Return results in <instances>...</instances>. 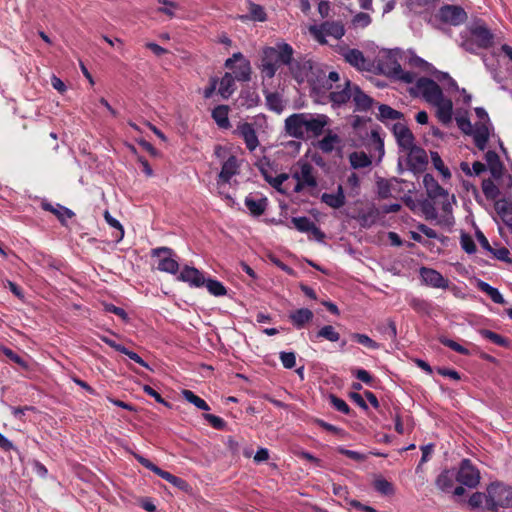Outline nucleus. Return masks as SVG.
<instances>
[{
	"label": "nucleus",
	"mask_w": 512,
	"mask_h": 512,
	"mask_svg": "<svg viewBox=\"0 0 512 512\" xmlns=\"http://www.w3.org/2000/svg\"><path fill=\"white\" fill-rule=\"evenodd\" d=\"M438 340L442 345L450 348L451 350H453L461 355L467 356L470 354V352L467 348H465L464 346L460 345L459 343H457L456 341H454L452 339H449L445 336H440L438 338Z\"/></svg>",
	"instance_id": "nucleus-48"
},
{
	"label": "nucleus",
	"mask_w": 512,
	"mask_h": 512,
	"mask_svg": "<svg viewBox=\"0 0 512 512\" xmlns=\"http://www.w3.org/2000/svg\"><path fill=\"white\" fill-rule=\"evenodd\" d=\"M303 113H293L284 121L285 133L295 139L304 140Z\"/></svg>",
	"instance_id": "nucleus-12"
},
{
	"label": "nucleus",
	"mask_w": 512,
	"mask_h": 512,
	"mask_svg": "<svg viewBox=\"0 0 512 512\" xmlns=\"http://www.w3.org/2000/svg\"><path fill=\"white\" fill-rule=\"evenodd\" d=\"M293 54V47L285 42L278 43L276 47L264 48L261 59L262 74L273 78L281 65L291 64Z\"/></svg>",
	"instance_id": "nucleus-1"
},
{
	"label": "nucleus",
	"mask_w": 512,
	"mask_h": 512,
	"mask_svg": "<svg viewBox=\"0 0 512 512\" xmlns=\"http://www.w3.org/2000/svg\"><path fill=\"white\" fill-rule=\"evenodd\" d=\"M280 361L284 368L292 369L296 365V355L294 352L282 351L279 353Z\"/></svg>",
	"instance_id": "nucleus-58"
},
{
	"label": "nucleus",
	"mask_w": 512,
	"mask_h": 512,
	"mask_svg": "<svg viewBox=\"0 0 512 512\" xmlns=\"http://www.w3.org/2000/svg\"><path fill=\"white\" fill-rule=\"evenodd\" d=\"M352 91V100L355 104V111H368L373 105V98L365 94L358 85H353Z\"/></svg>",
	"instance_id": "nucleus-21"
},
{
	"label": "nucleus",
	"mask_w": 512,
	"mask_h": 512,
	"mask_svg": "<svg viewBox=\"0 0 512 512\" xmlns=\"http://www.w3.org/2000/svg\"><path fill=\"white\" fill-rule=\"evenodd\" d=\"M266 106L269 110L280 114L284 109L282 97L277 92H269L265 95Z\"/></svg>",
	"instance_id": "nucleus-37"
},
{
	"label": "nucleus",
	"mask_w": 512,
	"mask_h": 512,
	"mask_svg": "<svg viewBox=\"0 0 512 512\" xmlns=\"http://www.w3.org/2000/svg\"><path fill=\"white\" fill-rule=\"evenodd\" d=\"M239 173L238 159L235 155H230L222 164L221 171L218 175L217 184H227L231 178Z\"/></svg>",
	"instance_id": "nucleus-14"
},
{
	"label": "nucleus",
	"mask_w": 512,
	"mask_h": 512,
	"mask_svg": "<svg viewBox=\"0 0 512 512\" xmlns=\"http://www.w3.org/2000/svg\"><path fill=\"white\" fill-rule=\"evenodd\" d=\"M470 32L478 48L487 49L493 45L494 36L485 25H475Z\"/></svg>",
	"instance_id": "nucleus-15"
},
{
	"label": "nucleus",
	"mask_w": 512,
	"mask_h": 512,
	"mask_svg": "<svg viewBox=\"0 0 512 512\" xmlns=\"http://www.w3.org/2000/svg\"><path fill=\"white\" fill-rule=\"evenodd\" d=\"M371 22H372V18L370 17V15L368 13H365V12L357 13L352 19V24L355 27H361V28L367 27L368 25L371 24Z\"/></svg>",
	"instance_id": "nucleus-59"
},
{
	"label": "nucleus",
	"mask_w": 512,
	"mask_h": 512,
	"mask_svg": "<svg viewBox=\"0 0 512 512\" xmlns=\"http://www.w3.org/2000/svg\"><path fill=\"white\" fill-rule=\"evenodd\" d=\"M458 128L466 135H471L473 125L470 122L467 112L457 114L455 117Z\"/></svg>",
	"instance_id": "nucleus-52"
},
{
	"label": "nucleus",
	"mask_w": 512,
	"mask_h": 512,
	"mask_svg": "<svg viewBox=\"0 0 512 512\" xmlns=\"http://www.w3.org/2000/svg\"><path fill=\"white\" fill-rule=\"evenodd\" d=\"M329 401L330 404L339 412L350 415L352 410L350 409L349 405L341 398L337 397L334 394L329 395Z\"/></svg>",
	"instance_id": "nucleus-54"
},
{
	"label": "nucleus",
	"mask_w": 512,
	"mask_h": 512,
	"mask_svg": "<svg viewBox=\"0 0 512 512\" xmlns=\"http://www.w3.org/2000/svg\"><path fill=\"white\" fill-rule=\"evenodd\" d=\"M313 171V166L308 162H304L300 164L299 171L293 172L292 177L296 181H300L308 187L315 188L317 187L318 183L315 175L313 174Z\"/></svg>",
	"instance_id": "nucleus-18"
},
{
	"label": "nucleus",
	"mask_w": 512,
	"mask_h": 512,
	"mask_svg": "<svg viewBox=\"0 0 512 512\" xmlns=\"http://www.w3.org/2000/svg\"><path fill=\"white\" fill-rule=\"evenodd\" d=\"M420 275L425 284L433 288H447L449 281L445 279L440 272L435 269L422 267L420 269Z\"/></svg>",
	"instance_id": "nucleus-16"
},
{
	"label": "nucleus",
	"mask_w": 512,
	"mask_h": 512,
	"mask_svg": "<svg viewBox=\"0 0 512 512\" xmlns=\"http://www.w3.org/2000/svg\"><path fill=\"white\" fill-rule=\"evenodd\" d=\"M310 339L312 341H317L319 339H325L330 342H338L340 340V333L335 329L332 325H325L321 327L315 335H311Z\"/></svg>",
	"instance_id": "nucleus-29"
},
{
	"label": "nucleus",
	"mask_w": 512,
	"mask_h": 512,
	"mask_svg": "<svg viewBox=\"0 0 512 512\" xmlns=\"http://www.w3.org/2000/svg\"><path fill=\"white\" fill-rule=\"evenodd\" d=\"M379 114L378 119L382 122L386 120H400L403 118V114L386 104H380L378 107Z\"/></svg>",
	"instance_id": "nucleus-38"
},
{
	"label": "nucleus",
	"mask_w": 512,
	"mask_h": 512,
	"mask_svg": "<svg viewBox=\"0 0 512 512\" xmlns=\"http://www.w3.org/2000/svg\"><path fill=\"white\" fill-rule=\"evenodd\" d=\"M407 165L413 173L423 172L428 165V157L426 151L418 146L406 151Z\"/></svg>",
	"instance_id": "nucleus-9"
},
{
	"label": "nucleus",
	"mask_w": 512,
	"mask_h": 512,
	"mask_svg": "<svg viewBox=\"0 0 512 512\" xmlns=\"http://www.w3.org/2000/svg\"><path fill=\"white\" fill-rule=\"evenodd\" d=\"M156 475H158L162 479L166 480L167 482L171 483L175 487L183 488L184 486H186V481L185 480H183L182 478L177 477V476L171 474L170 472L165 471V470H163L161 468H159V470L156 473Z\"/></svg>",
	"instance_id": "nucleus-51"
},
{
	"label": "nucleus",
	"mask_w": 512,
	"mask_h": 512,
	"mask_svg": "<svg viewBox=\"0 0 512 512\" xmlns=\"http://www.w3.org/2000/svg\"><path fill=\"white\" fill-rule=\"evenodd\" d=\"M291 74L297 81H302L304 77H307V70L311 69L310 61H294L292 59L291 64H288Z\"/></svg>",
	"instance_id": "nucleus-34"
},
{
	"label": "nucleus",
	"mask_w": 512,
	"mask_h": 512,
	"mask_svg": "<svg viewBox=\"0 0 512 512\" xmlns=\"http://www.w3.org/2000/svg\"><path fill=\"white\" fill-rule=\"evenodd\" d=\"M344 59L351 66L357 68L358 70H368V61L364 57V54L359 49H347L343 53Z\"/></svg>",
	"instance_id": "nucleus-22"
},
{
	"label": "nucleus",
	"mask_w": 512,
	"mask_h": 512,
	"mask_svg": "<svg viewBox=\"0 0 512 512\" xmlns=\"http://www.w3.org/2000/svg\"><path fill=\"white\" fill-rule=\"evenodd\" d=\"M244 203L251 215L258 217L264 214L268 201L266 197L255 199L251 195H248L245 198Z\"/></svg>",
	"instance_id": "nucleus-27"
},
{
	"label": "nucleus",
	"mask_w": 512,
	"mask_h": 512,
	"mask_svg": "<svg viewBox=\"0 0 512 512\" xmlns=\"http://www.w3.org/2000/svg\"><path fill=\"white\" fill-rule=\"evenodd\" d=\"M456 474L452 469H444L436 478L435 485L442 492H450L454 486Z\"/></svg>",
	"instance_id": "nucleus-26"
},
{
	"label": "nucleus",
	"mask_w": 512,
	"mask_h": 512,
	"mask_svg": "<svg viewBox=\"0 0 512 512\" xmlns=\"http://www.w3.org/2000/svg\"><path fill=\"white\" fill-rule=\"evenodd\" d=\"M304 140L317 138L324 133V128L329 124V117L325 114L303 113Z\"/></svg>",
	"instance_id": "nucleus-3"
},
{
	"label": "nucleus",
	"mask_w": 512,
	"mask_h": 512,
	"mask_svg": "<svg viewBox=\"0 0 512 512\" xmlns=\"http://www.w3.org/2000/svg\"><path fill=\"white\" fill-rule=\"evenodd\" d=\"M378 195L382 199H386L391 196V184L388 180L380 179L377 181Z\"/></svg>",
	"instance_id": "nucleus-64"
},
{
	"label": "nucleus",
	"mask_w": 512,
	"mask_h": 512,
	"mask_svg": "<svg viewBox=\"0 0 512 512\" xmlns=\"http://www.w3.org/2000/svg\"><path fill=\"white\" fill-rule=\"evenodd\" d=\"M353 85L349 80L346 81L345 87L338 91H332L329 94V100L333 105L341 106L346 104L350 99H352Z\"/></svg>",
	"instance_id": "nucleus-25"
},
{
	"label": "nucleus",
	"mask_w": 512,
	"mask_h": 512,
	"mask_svg": "<svg viewBox=\"0 0 512 512\" xmlns=\"http://www.w3.org/2000/svg\"><path fill=\"white\" fill-rule=\"evenodd\" d=\"M351 337L354 341H356L357 343H359L369 349L376 350V349H379V347H380L379 343H377L376 341L371 339L366 334L352 333Z\"/></svg>",
	"instance_id": "nucleus-49"
},
{
	"label": "nucleus",
	"mask_w": 512,
	"mask_h": 512,
	"mask_svg": "<svg viewBox=\"0 0 512 512\" xmlns=\"http://www.w3.org/2000/svg\"><path fill=\"white\" fill-rule=\"evenodd\" d=\"M374 489L381 495L390 496L395 493L393 484L383 478L382 476L376 477L373 482Z\"/></svg>",
	"instance_id": "nucleus-40"
},
{
	"label": "nucleus",
	"mask_w": 512,
	"mask_h": 512,
	"mask_svg": "<svg viewBox=\"0 0 512 512\" xmlns=\"http://www.w3.org/2000/svg\"><path fill=\"white\" fill-rule=\"evenodd\" d=\"M210 294L214 296H224L227 293L226 287L218 280L208 279L204 284Z\"/></svg>",
	"instance_id": "nucleus-46"
},
{
	"label": "nucleus",
	"mask_w": 512,
	"mask_h": 512,
	"mask_svg": "<svg viewBox=\"0 0 512 512\" xmlns=\"http://www.w3.org/2000/svg\"><path fill=\"white\" fill-rule=\"evenodd\" d=\"M415 87L424 100L432 105L439 104L444 98L441 87L431 78L420 77L417 79Z\"/></svg>",
	"instance_id": "nucleus-5"
},
{
	"label": "nucleus",
	"mask_w": 512,
	"mask_h": 512,
	"mask_svg": "<svg viewBox=\"0 0 512 512\" xmlns=\"http://www.w3.org/2000/svg\"><path fill=\"white\" fill-rule=\"evenodd\" d=\"M234 134L241 137L246 145V148L253 152L259 145V140L256 134V130L252 123L239 122Z\"/></svg>",
	"instance_id": "nucleus-11"
},
{
	"label": "nucleus",
	"mask_w": 512,
	"mask_h": 512,
	"mask_svg": "<svg viewBox=\"0 0 512 512\" xmlns=\"http://www.w3.org/2000/svg\"><path fill=\"white\" fill-rule=\"evenodd\" d=\"M392 74L407 84L413 83L416 78L414 72L403 70L401 65L396 61L393 63Z\"/></svg>",
	"instance_id": "nucleus-44"
},
{
	"label": "nucleus",
	"mask_w": 512,
	"mask_h": 512,
	"mask_svg": "<svg viewBox=\"0 0 512 512\" xmlns=\"http://www.w3.org/2000/svg\"><path fill=\"white\" fill-rule=\"evenodd\" d=\"M495 210L508 225H512V205L509 202L504 199L496 201Z\"/></svg>",
	"instance_id": "nucleus-42"
},
{
	"label": "nucleus",
	"mask_w": 512,
	"mask_h": 512,
	"mask_svg": "<svg viewBox=\"0 0 512 512\" xmlns=\"http://www.w3.org/2000/svg\"><path fill=\"white\" fill-rule=\"evenodd\" d=\"M203 417L213 428L217 430H224L226 428V421L219 416L213 414H204Z\"/></svg>",
	"instance_id": "nucleus-60"
},
{
	"label": "nucleus",
	"mask_w": 512,
	"mask_h": 512,
	"mask_svg": "<svg viewBox=\"0 0 512 512\" xmlns=\"http://www.w3.org/2000/svg\"><path fill=\"white\" fill-rule=\"evenodd\" d=\"M2 351L4 355L12 362L18 364L22 368H28L27 362L20 355L15 353L12 349L4 347Z\"/></svg>",
	"instance_id": "nucleus-62"
},
{
	"label": "nucleus",
	"mask_w": 512,
	"mask_h": 512,
	"mask_svg": "<svg viewBox=\"0 0 512 512\" xmlns=\"http://www.w3.org/2000/svg\"><path fill=\"white\" fill-rule=\"evenodd\" d=\"M292 224L294 227L302 233H308L310 229H312L314 222L311 221L306 216L301 217H292L291 219Z\"/></svg>",
	"instance_id": "nucleus-47"
},
{
	"label": "nucleus",
	"mask_w": 512,
	"mask_h": 512,
	"mask_svg": "<svg viewBox=\"0 0 512 512\" xmlns=\"http://www.w3.org/2000/svg\"><path fill=\"white\" fill-rule=\"evenodd\" d=\"M476 287L481 292L487 294L494 303L501 304V305L506 304V301H505L504 297L502 296V294L499 292V290L495 287H492L487 282H485L481 279H478L476 281Z\"/></svg>",
	"instance_id": "nucleus-28"
},
{
	"label": "nucleus",
	"mask_w": 512,
	"mask_h": 512,
	"mask_svg": "<svg viewBox=\"0 0 512 512\" xmlns=\"http://www.w3.org/2000/svg\"><path fill=\"white\" fill-rule=\"evenodd\" d=\"M461 248L468 254L476 252V244L470 234L462 232L460 237Z\"/></svg>",
	"instance_id": "nucleus-56"
},
{
	"label": "nucleus",
	"mask_w": 512,
	"mask_h": 512,
	"mask_svg": "<svg viewBox=\"0 0 512 512\" xmlns=\"http://www.w3.org/2000/svg\"><path fill=\"white\" fill-rule=\"evenodd\" d=\"M288 318L292 325L300 330L313 320L314 313L308 308H299L290 312Z\"/></svg>",
	"instance_id": "nucleus-20"
},
{
	"label": "nucleus",
	"mask_w": 512,
	"mask_h": 512,
	"mask_svg": "<svg viewBox=\"0 0 512 512\" xmlns=\"http://www.w3.org/2000/svg\"><path fill=\"white\" fill-rule=\"evenodd\" d=\"M104 218L111 227L117 229L118 234L116 235V237L118 238V240H121L124 236V229L120 222L114 217H112V215L107 210L104 212Z\"/></svg>",
	"instance_id": "nucleus-61"
},
{
	"label": "nucleus",
	"mask_w": 512,
	"mask_h": 512,
	"mask_svg": "<svg viewBox=\"0 0 512 512\" xmlns=\"http://www.w3.org/2000/svg\"><path fill=\"white\" fill-rule=\"evenodd\" d=\"M350 164L354 169L366 168L372 161L365 152H353L350 154Z\"/></svg>",
	"instance_id": "nucleus-41"
},
{
	"label": "nucleus",
	"mask_w": 512,
	"mask_h": 512,
	"mask_svg": "<svg viewBox=\"0 0 512 512\" xmlns=\"http://www.w3.org/2000/svg\"><path fill=\"white\" fill-rule=\"evenodd\" d=\"M159 3L165 5V7H159L157 9L158 12L166 14L169 18H173L175 16L174 9L178 8V4L170 1V0H158Z\"/></svg>",
	"instance_id": "nucleus-63"
},
{
	"label": "nucleus",
	"mask_w": 512,
	"mask_h": 512,
	"mask_svg": "<svg viewBox=\"0 0 512 512\" xmlns=\"http://www.w3.org/2000/svg\"><path fill=\"white\" fill-rule=\"evenodd\" d=\"M232 70L234 73L233 77L238 81L246 82L251 78V65L248 60H244L238 66H234Z\"/></svg>",
	"instance_id": "nucleus-39"
},
{
	"label": "nucleus",
	"mask_w": 512,
	"mask_h": 512,
	"mask_svg": "<svg viewBox=\"0 0 512 512\" xmlns=\"http://www.w3.org/2000/svg\"><path fill=\"white\" fill-rule=\"evenodd\" d=\"M321 201L333 209L343 207L345 205L346 198L342 185H338L337 192L335 194L323 193L321 195Z\"/></svg>",
	"instance_id": "nucleus-24"
},
{
	"label": "nucleus",
	"mask_w": 512,
	"mask_h": 512,
	"mask_svg": "<svg viewBox=\"0 0 512 512\" xmlns=\"http://www.w3.org/2000/svg\"><path fill=\"white\" fill-rule=\"evenodd\" d=\"M437 106V118L438 120L444 124L447 125L452 120V114H453V104L451 100H442L439 104H434Z\"/></svg>",
	"instance_id": "nucleus-31"
},
{
	"label": "nucleus",
	"mask_w": 512,
	"mask_h": 512,
	"mask_svg": "<svg viewBox=\"0 0 512 512\" xmlns=\"http://www.w3.org/2000/svg\"><path fill=\"white\" fill-rule=\"evenodd\" d=\"M183 398L188 401L189 403L193 404L200 410L208 411L210 410L209 405L206 403V401L199 396H197L194 392L191 390L184 389L182 391Z\"/></svg>",
	"instance_id": "nucleus-43"
},
{
	"label": "nucleus",
	"mask_w": 512,
	"mask_h": 512,
	"mask_svg": "<svg viewBox=\"0 0 512 512\" xmlns=\"http://www.w3.org/2000/svg\"><path fill=\"white\" fill-rule=\"evenodd\" d=\"M487 508L497 511L499 507H512V487L500 482L491 483L487 488Z\"/></svg>",
	"instance_id": "nucleus-2"
},
{
	"label": "nucleus",
	"mask_w": 512,
	"mask_h": 512,
	"mask_svg": "<svg viewBox=\"0 0 512 512\" xmlns=\"http://www.w3.org/2000/svg\"><path fill=\"white\" fill-rule=\"evenodd\" d=\"M234 86H235V78L230 73H225L224 76L221 78L220 86H219V94L227 99L231 96V94L234 92Z\"/></svg>",
	"instance_id": "nucleus-36"
},
{
	"label": "nucleus",
	"mask_w": 512,
	"mask_h": 512,
	"mask_svg": "<svg viewBox=\"0 0 512 512\" xmlns=\"http://www.w3.org/2000/svg\"><path fill=\"white\" fill-rule=\"evenodd\" d=\"M313 422H314V424H316L320 428H322V429H324V430H326V431H328L330 433H333L335 435H338L340 437H343L346 434V432L342 428L337 427L335 425H332V424H330V423H328V422H326V421H324V420H322L320 418H315L313 420Z\"/></svg>",
	"instance_id": "nucleus-55"
},
{
	"label": "nucleus",
	"mask_w": 512,
	"mask_h": 512,
	"mask_svg": "<svg viewBox=\"0 0 512 512\" xmlns=\"http://www.w3.org/2000/svg\"><path fill=\"white\" fill-rule=\"evenodd\" d=\"M423 185L426 189L427 195L431 200H437L438 198H445L448 196V192L439 185L433 175L427 173L423 177Z\"/></svg>",
	"instance_id": "nucleus-19"
},
{
	"label": "nucleus",
	"mask_w": 512,
	"mask_h": 512,
	"mask_svg": "<svg viewBox=\"0 0 512 512\" xmlns=\"http://www.w3.org/2000/svg\"><path fill=\"white\" fill-rule=\"evenodd\" d=\"M471 135L473 136L475 146L480 151H484L490 137L488 123L476 122L472 127Z\"/></svg>",
	"instance_id": "nucleus-17"
},
{
	"label": "nucleus",
	"mask_w": 512,
	"mask_h": 512,
	"mask_svg": "<svg viewBox=\"0 0 512 512\" xmlns=\"http://www.w3.org/2000/svg\"><path fill=\"white\" fill-rule=\"evenodd\" d=\"M431 160L435 169L440 172L444 179H449L451 177L450 170L444 165L438 152H431Z\"/></svg>",
	"instance_id": "nucleus-50"
},
{
	"label": "nucleus",
	"mask_w": 512,
	"mask_h": 512,
	"mask_svg": "<svg viewBox=\"0 0 512 512\" xmlns=\"http://www.w3.org/2000/svg\"><path fill=\"white\" fill-rule=\"evenodd\" d=\"M228 112L229 108L226 105H218L212 110V118L220 128L228 129L230 127Z\"/></svg>",
	"instance_id": "nucleus-33"
},
{
	"label": "nucleus",
	"mask_w": 512,
	"mask_h": 512,
	"mask_svg": "<svg viewBox=\"0 0 512 512\" xmlns=\"http://www.w3.org/2000/svg\"><path fill=\"white\" fill-rule=\"evenodd\" d=\"M249 12L254 21L264 22L267 19L266 12L261 5L250 3Z\"/></svg>",
	"instance_id": "nucleus-57"
},
{
	"label": "nucleus",
	"mask_w": 512,
	"mask_h": 512,
	"mask_svg": "<svg viewBox=\"0 0 512 512\" xmlns=\"http://www.w3.org/2000/svg\"><path fill=\"white\" fill-rule=\"evenodd\" d=\"M399 148L406 152L415 147V137L409 127L403 123L397 122L392 128Z\"/></svg>",
	"instance_id": "nucleus-10"
},
{
	"label": "nucleus",
	"mask_w": 512,
	"mask_h": 512,
	"mask_svg": "<svg viewBox=\"0 0 512 512\" xmlns=\"http://www.w3.org/2000/svg\"><path fill=\"white\" fill-rule=\"evenodd\" d=\"M41 207L43 210L53 213L62 224L65 222V217L72 218L75 215L72 210L59 204L54 207L51 203L43 201Z\"/></svg>",
	"instance_id": "nucleus-30"
},
{
	"label": "nucleus",
	"mask_w": 512,
	"mask_h": 512,
	"mask_svg": "<svg viewBox=\"0 0 512 512\" xmlns=\"http://www.w3.org/2000/svg\"><path fill=\"white\" fill-rule=\"evenodd\" d=\"M456 474V480L468 488H475L480 481V473L470 459H463Z\"/></svg>",
	"instance_id": "nucleus-8"
},
{
	"label": "nucleus",
	"mask_w": 512,
	"mask_h": 512,
	"mask_svg": "<svg viewBox=\"0 0 512 512\" xmlns=\"http://www.w3.org/2000/svg\"><path fill=\"white\" fill-rule=\"evenodd\" d=\"M485 160L492 177L495 179L501 178L503 175L504 166L500 160L499 155L495 151L489 150L485 154Z\"/></svg>",
	"instance_id": "nucleus-23"
},
{
	"label": "nucleus",
	"mask_w": 512,
	"mask_h": 512,
	"mask_svg": "<svg viewBox=\"0 0 512 512\" xmlns=\"http://www.w3.org/2000/svg\"><path fill=\"white\" fill-rule=\"evenodd\" d=\"M177 280L188 283L191 287L200 288L205 284V277L201 271L197 268L185 265L179 275L177 276Z\"/></svg>",
	"instance_id": "nucleus-13"
},
{
	"label": "nucleus",
	"mask_w": 512,
	"mask_h": 512,
	"mask_svg": "<svg viewBox=\"0 0 512 512\" xmlns=\"http://www.w3.org/2000/svg\"><path fill=\"white\" fill-rule=\"evenodd\" d=\"M437 18L442 23L460 26L467 21L468 15L461 6L445 4L439 8Z\"/></svg>",
	"instance_id": "nucleus-6"
},
{
	"label": "nucleus",
	"mask_w": 512,
	"mask_h": 512,
	"mask_svg": "<svg viewBox=\"0 0 512 512\" xmlns=\"http://www.w3.org/2000/svg\"><path fill=\"white\" fill-rule=\"evenodd\" d=\"M341 139L340 137L333 133L331 130H328L326 135L318 142L317 147L323 152V153H331L335 145L340 143Z\"/></svg>",
	"instance_id": "nucleus-32"
},
{
	"label": "nucleus",
	"mask_w": 512,
	"mask_h": 512,
	"mask_svg": "<svg viewBox=\"0 0 512 512\" xmlns=\"http://www.w3.org/2000/svg\"><path fill=\"white\" fill-rule=\"evenodd\" d=\"M408 304L417 313H428L430 310V303L422 298L412 297Z\"/></svg>",
	"instance_id": "nucleus-53"
},
{
	"label": "nucleus",
	"mask_w": 512,
	"mask_h": 512,
	"mask_svg": "<svg viewBox=\"0 0 512 512\" xmlns=\"http://www.w3.org/2000/svg\"><path fill=\"white\" fill-rule=\"evenodd\" d=\"M482 191L488 200H496L500 195L499 188L491 179H485L482 182Z\"/></svg>",
	"instance_id": "nucleus-45"
},
{
	"label": "nucleus",
	"mask_w": 512,
	"mask_h": 512,
	"mask_svg": "<svg viewBox=\"0 0 512 512\" xmlns=\"http://www.w3.org/2000/svg\"><path fill=\"white\" fill-rule=\"evenodd\" d=\"M310 32L319 43L325 44L326 36H331L337 40L341 39L345 34V29L343 24L339 21H325L319 27L312 26Z\"/></svg>",
	"instance_id": "nucleus-7"
},
{
	"label": "nucleus",
	"mask_w": 512,
	"mask_h": 512,
	"mask_svg": "<svg viewBox=\"0 0 512 512\" xmlns=\"http://www.w3.org/2000/svg\"><path fill=\"white\" fill-rule=\"evenodd\" d=\"M479 334L486 340L492 342L493 344L509 348L510 347V340L507 337H504L494 331L488 330V329H480Z\"/></svg>",
	"instance_id": "nucleus-35"
},
{
	"label": "nucleus",
	"mask_w": 512,
	"mask_h": 512,
	"mask_svg": "<svg viewBox=\"0 0 512 512\" xmlns=\"http://www.w3.org/2000/svg\"><path fill=\"white\" fill-rule=\"evenodd\" d=\"M152 258L158 259L157 269L175 275L179 270L176 253L169 247H157L151 250Z\"/></svg>",
	"instance_id": "nucleus-4"
}]
</instances>
